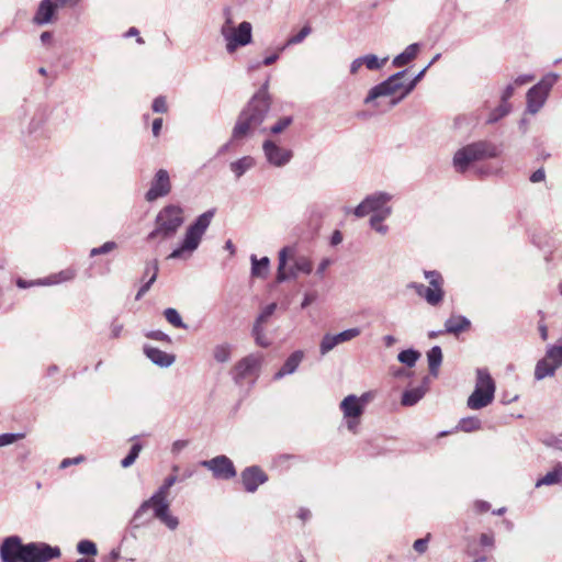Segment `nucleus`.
I'll return each mask as SVG.
<instances>
[{
	"mask_svg": "<svg viewBox=\"0 0 562 562\" xmlns=\"http://www.w3.org/2000/svg\"><path fill=\"white\" fill-rule=\"evenodd\" d=\"M61 554L58 547L46 542L24 544L19 536L7 537L0 546L2 562H49Z\"/></svg>",
	"mask_w": 562,
	"mask_h": 562,
	"instance_id": "f257e3e1",
	"label": "nucleus"
},
{
	"mask_svg": "<svg viewBox=\"0 0 562 562\" xmlns=\"http://www.w3.org/2000/svg\"><path fill=\"white\" fill-rule=\"evenodd\" d=\"M269 108L268 81H266L259 92L240 112L233 128V138H244L258 131L268 114Z\"/></svg>",
	"mask_w": 562,
	"mask_h": 562,
	"instance_id": "f03ea898",
	"label": "nucleus"
},
{
	"mask_svg": "<svg viewBox=\"0 0 562 562\" xmlns=\"http://www.w3.org/2000/svg\"><path fill=\"white\" fill-rule=\"evenodd\" d=\"M427 69L428 67L426 66L409 81L406 80L407 70L395 72L386 80L371 88L364 99V103H373L381 97H393L390 104L392 106L396 105L414 90L415 86L424 77Z\"/></svg>",
	"mask_w": 562,
	"mask_h": 562,
	"instance_id": "7ed1b4c3",
	"label": "nucleus"
},
{
	"mask_svg": "<svg viewBox=\"0 0 562 562\" xmlns=\"http://www.w3.org/2000/svg\"><path fill=\"white\" fill-rule=\"evenodd\" d=\"M184 223L183 209L176 204L164 206L155 218V228L147 235V240L164 241L172 238Z\"/></svg>",
	"mask_w": 562,
	"mask_h": 562,
	"instance_id": "20e7f679",
	"label": "nucleus"
},
{
	"mask_svg": "<svg viewBox=\"0 0 562 562\" xmlns=\"http://www.w3.org/2000/svg\"><path fill=\"white\" fill-rule=\"evenodd\" d=\"M214 210H209L199 215L196 220L188 226L180 246L170 252L167 259H186L190 257L192 252L198 249L203 235L214 217Z\"/></svg>",
	"mask_w": 562,
	"mask_h": 562,
	"instance_id": "39448f33",
	"label": "nucleus"
},
{
	"mask_svg": "<svg viewBox=\"0 0 562 562\" xmlns=\"http://www.w3.org/2000/svg\"><path fill=\"white\" fill-rule=\"evenodd\" d=\"M312 270V260L306 256H296L295 246H285L280 249L278 254V282L296 279L299 273L310 274Z\"/></svg>",
	"mask_w": 562,
	"mask_h": 562,
	"instance_id": "423d86ee",
	"label": "nucleus"
},
{
	"mask_svg": "<svg viewBox=\"0 0 562 562\" xmlns=\"http://www.w3.org/2000/svg\"><path fill=\"white\" fill-rule=\"evenodd\" d=\"M499 155L498 147L487 140L475 142L457 150L453 156V166L458 172L463 173L470 164Z\"/></svg>",
	"mask_w": 562,
	"mask_h": 562,
	"instance_id": "0eeeda50",
	"label": "nucleus"
},
{
	"mask_svg": "<svg viewBox=\"0 0 562 562\" xmlns=\"http://www.w3.org/2000/svg\"><path fill=\"white\" fill-rule=\"evenodd\" d=\"M496 385L485 368L476 369L475 387L468 397L467 405L471 409H481L488 406L495 396Z\"/></svg>",
	"mask_w": 562,
	"mask_h": 562,
	"instance_id": "6e6552de",
	"label": "nucleus"
},
{
	"mask_svg": "<svg viewBox=\"0 0 562 562\" xmlns=\"http://www.w3.org/2000/svg\"><path fill=\"white\" fill-rule=\"evenodd\" d=\"M424 277L429 285L411 282L407 288L413 289L416 294L423 297L430 306H438L445 297L443 278L437 270H425Z\"/></svg>",
	"mask_w": 562,
	"mask_h": 562,
	"instance_id": "1a4fd4ad",
	"label": "nucleus"
},
{
	"mask_svg": "<svg viewBox=\"0 0 562 562\" xmlns=\"http://www.w3.org/2000/svg\"><path fill=\"white\" fill-rule=\"evenodd\" d=\"M368 401V394L358 397L353 394L346 396L340 403V409L347 423V428L356 434L360 423V417L363 414L364 405Z\"/></svg>",
	"mask_w": 562,
	"mask_h": 562,
	"instance_id": "9d476101",
	"label": "nucleus"
},
{
	"mask_svg": "<svg viewBox=\"0 0 562 562\" xmlns=\"http://www.w3.org/2000/svg\"><path fill=\"white\" fill-rule=\"evenodd\" d=\"M558 76L548 75L539 83L530 88L527 92V110L531 114H536L543 106L549 91L557 81Z\"/></svg>",
	"mask_w": 562,
	"mask_h": 562,
	"instance_id": "9b49d317",
	"label": "nucleus"
},
{
	"mask_svg": "<svg viewBox=\"0 0 562 562\" xmlns=\"http://www.w3.org/2000/svg\"><path fill=\"white\" fill-rule=\"evenodd\" d=\"M393 195L384 191H378L367 195L363 201L353 210L357 217H364L373 212L382 213L386 209H392L387 203L392 200Z\"/></svg>",
	"mask_w": 562,
	"mask_h": 562,
	"instance_id": "f8f14e48",
	"label": "nucleus"
},
{
	"mask_svg": "<svg viewBox=\"0 0 562 562\" xmlns=\"http://www.w3.org/2000/svg\"><path fill=\"white\" fill-rule=\"evenodd\" d=\"M262 153L266 161L274 168L285 167L293 158V151L278 145L272 139L262 143Z\"/></svg>",
	"mask_w": 562,
	"mask_h": 562,
	"instance_id": "ddd939ff",
	"label": "nucleus"
},
{
	"mask_svg": "<svg viewBox=\"0 0 562 562\" xmlns=\"http://www.w3.org/2000/svg\"><path fill=\"white\" fill-rule=\"evenodd\" d=\"M200 465L210 470L217 480H229L236 476V469L233 461L224 456H216L210 460H203Z\"/></svg>",
	"mask_w": 562,
	"mask_h": 562,
	"instance_id": "4468645a",
	"label": "nucleus"
},
{
	"mask_svg": "<svg viewBox=\"0 0 562 562\" xmlns=\"http://www.w3.org/2000/svg\"><path fill=\"white\" fill-rule=\"evenodd\" d=\"M171 191V181L166 169L156 171L148 191L145 194L147 202H154L160 198L167 196Z\"/></svg>",
	"mask_w": 562,
	"mask_h": 562,
	"instance_id": "2eb2a0df",
	"label": "nucleus"
},
{
	"mask_svg": "<svg viewBox=\"0 0 562 562\" xmlns=\"http://www.w3.org/2000/svg\"><path fill=\"white\" fill-rule=\"evenodd\" d=\"M76 273L72 269H65L57 273H53L50 276H47L45 278L26 281L22 278L16 279V285L20 289H27L31 286H50L56 285L63 282L70 281L75 278Z\"/></svg>",
	"mask_w": 562,
	"mask_h": 562,
	"instance_id": "dca6fc26",
	"label": "nucleus"
},
{
	"mask_svg": "<svg viewBox=\"0 0 562 562\" xmlns=\"http://www.w3.org/2000/svg\"><path fill=\"white\" fill-rule=\"evenodd\" d=\"M262 361V356L259 353H251L240 359L233 369V378L236 383H241L246 378L252 376L257 373Z\"/></svg>",
	"mask_w": 562,
	"mask_h": 562,
	"instance_id": "f3484780",
	"label": "nucleus"
},
{
	"mask_svg": "<svg viewBox=\"0 0 562 562\" xmlns=\"http://www.w3.org/2000/svg\"><path fill=\"white\" fill-rule=\"evenodd\" d=\"M150 508L154 510V516L156 518L164 515V513L169 509L167 496L156 492L150 498L142 503L134 514V520H140Z\"/></svg>",
	"mask_w": 562,
	"mask_h": 562,
	"instance_id": "a211bd4d",
	"label": "nucleus"
},
{
	"mask_svg": "<svg viewBox=\"0 0 562 562\" xmlns=\"http://www.w3.org/2000/svg\"><path fill=\"white\" fill-rule=\"evenodd\" d=\"M240 479L245 491L255 493L260 485L268 481V475L260 467L251 465L241 471Z\"/></svg>",
	"mask_w": 562,
	"mask_h": 562,
	"instance_id": "6ab92c4d",
	"label": "nucleus"
},
{
	"mask_svg": "<svg viewBox=\"0 0 562 562\" xmlns=\"http://www.w3.org/2000/svg\"><path fill=\"white\" fill-rule=\"evenodd\" d=\"M252 26L249 22H241L226 41V50L232 54L238 47L246 46L251 43L252 40Z\"/></svg>",
	"mask_w": 562,
	"mask_h": 562,
	"instance_id": "aec40b11",
	"label": "nucleus"
},
{
	"mask_svg": "<svg viewBox=\"0 0 562 562\" xmlns=\"http://www.w3.org/2000/svg\"><path fill=\"white\" fill-rule=\"evenodd\" d=\"M56 11V5H54L52 0H42L33 18V23L36 25L50 23Z\"/></svg>",
	"mask_w": 562,
	"mask_h": 562,
	"instance_id": "412c9836",
	"label": "nucleus"
},
{
	"mask_svg": "<svg viewBox=\"0 0 562 562\" xmlns=\"http://www.w3.org/2000/svg\"><path fill=\"white\" fill-rule=\"evenodd\" d=\"M303 358L304 352L302 350H296L292 352L288 357L281 369L274 374V380H280L285 375L294 373L299 368L300 363L302 362Z\"/></svg>",
	"mask_w": 562,
	"mask_h": 562,
	"instance_id": "4be33fe9",
	"label": "nucleus"
},
{
	"mask_svg": "<svg viewBox=\"0 0 562 562\" xmlns=\"http://www.w3.org/2000/svg\"><path fill=\"white\" fill-rule=\"evenodd\" d=\"M144 352L147 358L161 368H168L175 362V357L158 348L145 346Z\"/></svg>",
	"mask_w": 562,
	"mask_h": 562,
	"instance_id": "5701e85b",
	"label": "nucleus"
},
{
	"mask_svg": "<svg viewBox=\"0 0 562 562\" xmlns=\"http://www.w3.org/2000/svg\"><path fill=\"white\" fill-rule=\"evenodd\" d=\"M428 383H429V379L426 376V378H424L422 385L411 389V390H406L402 395V400H401L402 405L413 406L417 402H419L427 392Z\"/></svg>",
	"mask_w": 562,
	"mask_h": 562,
	"instance_id": "b1692460",
	"label": "nucleus"
},
{
	"mask_svg": "<svg viewBox=\"0 0 562 562\" xmlns=\"http://www.w3.org/2000/svg\"><path fill=\"white\" fill-rule=\"evenodd\" d=\"M470 321L462 315H451L445 322V330L448 334L459 335L462 331H465L470 328Z\"/></svg>",
	"mask_w": 562,
	"mask_h": 562,
	"instance_id": "393cba45",
	"label": "nucleus"
},
{
	"mask_svg": "<svg viewBox=\"0 0 562 562\" xmlns=\"http://www.w3.org/2000/svg\"><path fill=\"white\" fill-rule=\"evenodd\" d=\"M256 166V159L252 156H244L229 164V169L236 179H240L246 172Z\"/></svg>",
	"mask_w": 562,
	"mask_h": 562,
	"instance_id": "a878e982",
	"label": "nucleus"
},
{
	"mask_svg": "<svg viewBox=\"0 0 562 562\" xmlns=\"http://www.w3.org/2000/svg\"><path fill=\"white\" fill-rule=\"evenodd\" d=\"M151 270V276L149 277V279L139 288L135 299L136 300H140L143 297V295L149 291L150 286L153 285V283L156 281L157 279V276H158V271H159V266H158V260L157 259H154V260H150V261H147L146 262V266H145V271H144V274L147 276L148 272Z\"/></svg>",
	"mask_w": 562,
	"mask_h": 562,
	"instance_id": "bb28decb",
	"label": "nucleus"
},
{
	"mask_svg": "<svg viewBox=\"0 0 562 562\" xmlns=\"http://www.w3.org/2000/svg\"><path fill=\"white\" fill-rule=\"evenodd\" d=\"M558 367L553 362H551L547 357L540 359L535 368V379L540 381L548 376H553L555 374Z\"/></svg>",
	"mask_w": 562,
	"mask_h": 562,
	"instance_id": "cd10ccee",
	"label": "nucleus"
},
{
	"mask_svg": "<svg viewBox=\"0 0 562 562\" xmlns=\"http://www.w3.org/2000/svg\"><path fill=\"white\" fill-rule=\"evenodd\" d=\"M553 484L562 485V462H558L552 469V471L548 472L544 476L540 477L536 482V487Z\"/></svg>",
	"mask_w": 562,
	"mask_h": 562,
	"instance_id": "c85d7f7f",
	"label": "nucleus"
},
{
	"mask_svg": "<svg viewBox=\"0 0 562 562\" xmlns=\"http://www.w3.org/2000/svg\"><path fill=\"white\" fill-rule=\"evenodd\" d=\"M251 276L256 278L265 279L269 272L270 259L268 257H262L258 259L256 255H251Z\"/></svg>",
	"mask_w": 562,
	"mask_h": 562,
	"instance_id": "c756f323",
	"label": "nucleus"
},
{
	"mask_svg": "<svg viewBox=\"0 0 562 562\" xmlns=\"http://www.w3.org/2000/svg\"><path fill=\"white\" fill-rule=\"evenodd\" d=\"M418 50L419 44L414 43L408 45L403 53L394 57L393 65L395 67H403L407 65L408 63L416 58Z\"/></svg>",
	"mask_w": 562,
	"mask_h": 562,
	"instance_id": "7c9ffc66",
	"label": "nucleus"
},
{
	"mask_svg": "<svg viewBox=\"0 0 562 562\" xmlns=\"http://www.w3.org/2000/svg\"><path fill=\"white\" fill-rule=\"evenodd\" d=\"M427 360H428V367H429L430 374L432 376H437L439 368H440L441 362H442V351H441V348L439 346L432 347L427 352Z\"/></svg>",
	"mask_w": 562,
	"mask_h": 562,
	"instance_id": "2f4dec72",
	"label": "nucleus"
},
{
	"mask_svg": "<svg viewBox=\"0 0 562 562\" xmlns=\"http://www.w3.org/2000/svg\"><path fill=\"white\" fill-rule=\"evenodd\" d=\"M392 213V209H386L382 213L373 214L370 218V226L376 233L381 235H385L389 232V227L382 222L387 218Z\"/></svg>",
	"mask_w": 562,
	"mask_h": 562,
	"instance_id": "473e14b6",
	"label": "nucleus"
},
{
	"mask_svg": "<svg viewBox=\"0 0 562 562\" xmlns=\"http://www.w3.org/2000/svg\"><path fill=\"white\" fill-rule=\"evenodd\" d=\"M555 367H562V338L555 345H550L547 348L546 356Z\"/></svg>",
	"mask_w": 562,
	"mask_h": 562,
	"instance_id": "72a5a7b5",
	"label": "nucleus"
},
{
	"mask_svg": "<svg viewBox=\"0 0 562 562\" xmlns=\"http://www.w3.org/2000/svg\"><path fill=\"white\" fill-rule=\"evenodd\" d=\"M232 356V347L228 344H220L213 348V358L218 363H226Z\"/></svg>",
	"mask_w": 562,
	"mask_h": 562,
	"instance_id": "f704fd0d",
	"label": "nucleus"
},
{
	"mask_svg": "<svg viewBox=\"0 0 562 562\" xmlns=\"http://www.w3.org/2000/svg\"><path fill=\"white\" fill-rule=\"evenodd\" d=\"M361 60L363 61V66H366L367 69L379 70L386 64L389 57L379 58L376 55L368 54L361 56Z\"/></svg>",
	"mask_w": 562,
	"mask_h": 562,
	"instance_id": "c9c22d12",
	"label": "nucleus"
},
{
	"mask_svg": "<svg viewBox=\"0 0 562 562\" xmlns=\"http://www.w3.org/2000/svg\"><path fill=\"white\" fill-rule=\"evenodd\" d=\"M419 358L420 353L412 348L403 350L397 355V360L409 368L414 367Z\"/></svg>",
	"mask_w": 562,
	"mask_h": 562,
	"instance_id": "e433bc0d",
	"label": "nucleus"
},
{
	"mask_svg": "<svg viewBox=\"0 0 562 562\" xmlns=\"http://www.w3.org/2000/svg\"><path fill=\"white\" fill-rule=\"evenodd\" d=\"M251 335L259 347L267 348L271 345V341L267 337L262 325L254 324Z\"/></svg>",
	"mask_w": 562,
	"mask_h": 562,
	"instance_id": "4c0bfd02",
	"label": "nucleus"
},
{
	"mask_svg": "<svg viewBox=\"0 0 562 562\" xmlns=\"http://www.w3.org/2000/svg\"><path fill=\"white\" fill-rule=\"evenodd\" d=\"M510 111V104L508 102H503L494 109L487 119V123L493 124L499 121L502 117L506 116Z\"/></svg>",
	"mask_w": 562,
	"mask_h": 562,
	"instance_id": "58836bf2",
	"label": "nucleus"
},
{
	"mask_svg": "<svg viewBox=\"0 0 562 562\" xmlns=\"http://www.w3.org/2000/svg\"><path fill=\"white\" fill-rule=\"evenodd\" d=\"M311 32H312L311 26H308V25L303 26L297 34H295L286 40L285 44L280 48V52L283 50L288 46H292V45L302 43L311 34Z\"/></svg>",
	"mask_w": 562,
	"mask_h": 562,
	"instance_id": "ea45409f",
	"label": "nucleus"
},
{
	"mask_svg": "<svg viewBox=\"0 0 562 562\" xmlns=\"http://www.w3.org/2000/svg\"><path fill=\"white\" fill-rule=\"evenodd\" d=\"M164 315L172 326L177 328H187V325L182 322V318L177 310L168 307L165 310Z\"/></svg>",
	"mask_w": 562,
	"mask_h": 562,
	"instance_id": "a19ab883",
	"label": "nucleus"
},
{
	"mask_svg": "<svg viewBox=\"0 0 562 562\" xmlns=\"http://www.w3.org/2000/svg\"><path fill=\"white\" fill-rule=\"evenodd\" d=\"M143 449V446L139 443V442H135L128 454L121 461V465L122 468H130L131 465L134 464V462L136 461V459L138 458V454L139 452L142 451Z\"/></svg>",
	"mask_w": 562,
	"mask_h": 562,
	"instance_id": "79ce46f5",
	"label": "nucleus"
},
{
	"mask_svg": "<svg viewBox=\"0 0 562 562\" xmlns=\"http://www.w3.org/2000/svg\"><path fill=\"white\" fill-rule=\"evenodd\" d=\"M459 428L465 432L479 430L481 428V420L476 417L462 418L459 422Z\"/></svg>",
	"mask_w": 562,
	"mask_h": 562,
	"instance_id": "37998d69",
	"label": "nucleus"
},
{
	"mask_svg": "<svg viewBox=\"0 0 562 562\" xmlns=\"http://www.w3.org/2000/svg\"><path fill=\"white\" fill-rule=\"evenodd\" d=\"M336 346H338V344L335 336L326 334L319 344V352L322 356H325L329 351H331Z\"/></svg>",
	"mask_w": 562,
	"mask_h": 562,
	"instance_id": "c03bdc74",
	"label": "nucleus"
},
{
	"mask_svg": "<svg viewBox=\"0 0 562 562\" xmlns=\"http://www.w3.org/2000/svg\"><path fill=\"white\" fill-rule=\"evenodd\" d=\"M360 334H361V330L359 328L355 327V328L346 329V330H344L339 334H336L334 336L337 340V344L339 345V344L349 341V340L358 337Z\"/></svg>",
	"mask_w": 562,
	"mask_h": 562,
	"instance_id": "a18cd8bd",
	"label": "nucleus"
},
{
	"mask_svg": "<svg viewBox=\"0 0 562 562\" xmlns=\"http://www.w3.org/2000/svg\"><path fill=\"white\" fill-rule=\"evenodd\" d=\"M77 551L80 554L95 555L98 553L97 546L90 540H81L77 544Z\"/></svg>",
	"mask_w": 562,
	"mask_h": 562,
	"instance_id": "49530a36",
	"label": "nucleus"
},
{
	"mask_svg": "<svg viewBox=\"0 0 562 562\" xmlns=\"http://www.w3.org/2000/svg\"><path fill=\"white\" fill-rule=\"evenodd\" d=\"M276 308V303H270L267 306H265L254 324L263 325L266 322H268L269 317L274 313Z\"/></svg>",
	"mask_w": 562,
	"mask_h": 562,
	"instance_id": "de8ad7c7",
	"label": "nucleus"
},
{
	"mask_svg": "<svg viewBox=\"0 0 562 562\" xmlns=\"http://www.w3.org/2000/svg\"><path fill=\"white\" fill-rule=\"evenodd\" d=\"M117 245L114 241H106L100 247L92 248L90 251L91 257H95L98 255H105L116 249Z\"/></svg>",
	"mask_w": 562,
	"mask_h": 562,
	"instance_id": "09e8293b",
	"label": "nucleus"
},
{
	"mask_svg": "<svg viewBox=\"0 0 562 562\" xmlns=\"http://www.w3.org/2000/svg\"><path fill=\"white\" fill-rule=\"evenodd\" d=\"M543 443L548 448H553L555 450L562 451V434L546 437L543 439Z\"/></svg>",
	"mask_w": 562,
	"mask_h": 562,
	"instance_id": "8fccbe9b",
	"label": "nucleus"
},
{
	"mask_svg": "<svg viewBox=\"0 0 562 562\" xmlns=\"http://www.w3.org/2000/svg\"><path fill=\"white\" fill-rule=\"evenodd\" d=\"M178 477L176 475H169L165 479L162 485L157 490V493L168 497L169 490L176 484Z\"/></svg>",
	"mask_w": 562,
	"mask_h": 562,
	"instance_id": "3c124183",
	"label": "nucleus"
},
{
	"mask_svg": "<svg viewBox=\"0 0 562 562\" xmlns=\"http://www.w3.org/2000/svg\"><path fill=\"white\" fill-rule=\"evenodd\" d=\"M158 519L164 522L169 529L173 530L178 527V518L169 514V509L159 516Z\"/></svg>",
	"mask_w": 562,
	"mask_h": 562,
	"instance_id": "603ef678",
	"label": "nucleus"
},
{
	"mask_svg": "<svg viewBox=\"0 0 562 562\" xmlns=\"http://www.w3.org/2000/svg\"><path fill=\"white\" fill-rule=\"evenodd\" d=\"M292 123V117L284 116L280 119L273 126H271L270 132L272 134H279L283 132L290 124Z\"/></svg>",
	"mask_w": 562,
	"mask_h": 562,
	"instance_id": "864d4df0",
	"label": "nucleus"
},
{
	"mask_svg": "<svg viewBox=\"0 0 562 562\" xmlns=\"http://www.w3.org/2000/svg\"><path fill=\"white\" fill-rule=\"evenodd\" d=\"M21 438H23L22 434H2L0 435V447L12 445Z\"/></svg>",
	"mask_w": 562,
	"mask_h": 562,
	"instance_id": "5fc2aeb1",
	"label": "nucleus"
},
{
	"mask_svg": "<svg viewBox=\"0 0 562 562\" xmlns=\"http://www.w3.org/2000/svg\"><path fill=\"white\" fill-rule=\"evenodd\" d=\"M153 111L156 113H166L168 110L166 98L160 95L157 97L153 102Z\"/></svg>",
	"mask_w": 562,
	"mask_h": 562,
	"instance_id": "6e6d98bb",
	"label": "nucleus"
},
{
	"mask_svg": "<svg viewBox=\"0 0 562 562\" xmlns=\"http://www.w3.org/2000/svg\"><path fill=\"white\" fill-rule=\"evenodd\" d=\"M146 336L148 338H151V339H155V340H159V341H166V342L170 341L169 336L167 334L162 333L161 330L149 331Z\"/></svg>",
	"mask_w": 562,
	"mask_h": 562,
	"instance_id": "4d7b16f0",
	"label": "nucleus"
},
{
	"mask_svg": "<svg viewBox=\"0 0 562 562\" xmlns=\"http://www.w3.org/2000/svg\"><path fill=\"white\" fill-rule=\"evenodd\" d=\"M428 547V537L415 540L413 548L418 553H424Z\"/></svg>",
	"mask_w": 562,
	"mask_h": 562,
	"instance_id": "13d9d810",
	"label": "nucleus"
},
{
	"mask_svg": "<svg viewBox=\"0 0 562 562\" xmlns=\"http://www.w3.org/2000/svg\"><path fill=\"white\" fill-rule=\"evenodd\" d=\"M480 544L492 549L494 547V536L491 533H482L480 536Z\"/></svg>",
	"mask_w": 562,
	"mask_h": 562,
	"instance_id": "bf43d9fd",
	"label": "nucleus"
},
{
	"mask_svg": "<svg viewBox=\"0 0 562 562\" xmlns=\"http://www.w3.org/2000/svg\"><path fill=\"white\" fill-rule=\"evenodd\" d=\"M473 508H474L475 513L483 514V513L490 510L491 504L485 501H475L473 504Z\"/></svg>",
	"mask_w": 562,
	"mask_h": 562,
	"instance_id": "052dcab7",
	"label": "nucleus"
},
{
	"mask_svg": "<svg viewBox=\"0 0 562 562\" xmlns=\"http://www.w3.org/2000/svg\"><path fill=\"white\" fill-rule=\"evenodd\" d=\"M83 457L82 456H79V457H76V458H66L64 459L61 462H60V465L59 468L60 469H66L72 464H79L83 461Z\"/></svg>",
	"mask_w": 562,
	"mask_h": 562,
	"instance_id": "680f3d73",
	"label": "nucleus"
},
{
	"mask_svg": "<svg viewBox=\"0 0 562 562\" xmlns=\"http://www.w3.org/2000/svg\"><path fill=\"white\" fill-rule=\"evenodd\" d=\"M546 178V172L543 168L537 169L532 175L530 176V181L533 183L541 182Z\"/></svg>",
	"mask_w": 562,
	"mask_h": 562,
	"instance_id": "e2e57ef3",
	"label": "nucleus"
},
{
	"mask_svg": "<svg viewBox=\"0 0 562 562\" xmlns=\"http://www.w3.org/2000/svg\"><path fill=\"white\" fill-rule=\"evenodd\" d=\"M188 446V441L186 440H176L172 443L171 451L173 453H179L181 450H183Z\"/></svg>",
	"mask_w": 562,
	"mask_h": 562,
	"instance_id": "0e129e2a",
	"label": "nucleus"
},
{
	"mask_svg": "<svg viewBox=\"0 0 562 562\" xmlns=\"http://www.w3.org/2000/svg\"><path fill=\"white\" fill-rule=\"evenodd\" d=\"M316 300V293H306L301 303L302 308H306L310 304H312Z\"/></svg>",
	"mask_w": 562,
	"mask_h": 562,
	"instance_id": "69168bd1",
	"label": "nucleus"
},
{
	"mask_svg": "<svg viewBox=\"0 0 562 562\" xmlns=\"http://www.w3.org/2000/svg\"><path fill=\"white\" fill-rule=\"evenodd\" d=\"M362 66L363 61L361 60V57L356 58L350 64V74L356 75Z\"/></svg>",
	"mask_w": 562,
	"mask_h": 562,
	"instance_id": "338daca9",
	"label": "nucleus"
},
{
	"mask_svg": "<svg viewBox=\"0 0 562 562\" xmlns=\"http://www.w3.org/2000/svg\"><path fill=\"white\" fill-rule=\"evenodd\" d=\"M235 29H236L235 26L222 25L220 32H221V35L223 36V38L225 40V42L229 38V36L233 34Z\"/></svg>",
	"mask_w": 562,
	"mask_h": 562,
	"instance_id": "774afa93",
	"label": "nucleus"
}]
</instances>
